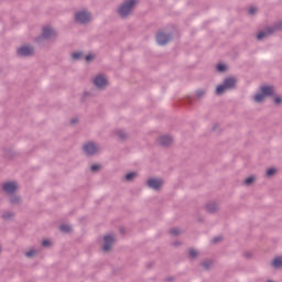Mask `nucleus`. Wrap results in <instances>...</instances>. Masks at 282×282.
I'll return each mask as SVG.
<instances>
[{
    "mask_svg": "<svg viewBox=\"0 0 282 282\" xmlns=\"http://www.w3.org/2000/svg\"><path fill=\"white\" fill-rule=\"evenodd\" d=\"M138 0H123L117 10V13L121 19H127V17H131V14H133V10H135V6H138Z\"/></svg>",
    "mask_w": 282,
    "mask_h": 282,
    "instance_id": "f257e3e1",
    "label": "nucleus"
},
{
    "mask_svg": "<svg viewBox=\"0 0 282 282\" xmlns=\"http://www.w3.org/2000/svg\"><path fill=\"white\" fill-rule=\"evenodd\" d=\"M265 98H274V86L262 85L259 87V93L253 96L254 102H263Z\"/></svg>",
    "mask_w": 282,
    "mask_h": 282,
    "instance_id": "f03ea898",
    "label": "nucleus"
},
{
    "mask_svg": "<svg viewBox=\"0 0 282 282\" xmlns=\"http://www.w3.org/2000/svg\"><path fill=\"white\" fill-rule=\"evenodd\" d=\"M231 89H237V77H226L223 84H219L216 87V96H221V94H225Z\"/></svg>",
    "mask_w": 282,
    "mask_h": 282,
    "instance_id": "7ed1b4c3",
    "label": "nucleus"
},
{
    "mask_svg": "<svg viewBox=\"0 0 282 282\" xmlns=\"http://www.w3.org/2000/svg\"><path fill=\"white\" fill-rule=\"evenodd\" d=\"M50 39H56V31L50 26H44L42 34L35 37V43H43V41H50Z\"/></svg>",
    "mask_w": 282,
    "mask_h": 282,
    "instance_id": "20e7f679",
    "label": "nucleus"
},
{
    "mask_svg": "<svg viewBox=\"0 0 282 282\" xmlns=\"http://www.w3.org/2000/svg\"><path fill=\"white\" fill-rule=\"evenodd\" d=\"M17 56H19V58H30V56H34V46H32V44H24L18 47Z\"/></svg>",
    "mask_w": 282,
    "mask_h": 282,
    "instance_id": "39448f33",
    "label": "nucleus"
},
{
    "mask_svg": "<svg viewBox=\"0 0 282 282\" xmlns=\"http://www.w3.org/2000/svg\"><path fill=\"white\" fill-rule=\"evenodd\" d=\"M91 22V13L89 11L83 10L78 11L75 14V23H80V25H87V23Z\"/></svg>",
    "mask_w": 282,
    "mask_h": 282,
    "instance_id": "423d86ee",
    "label": "nucleus"
},
{
    "mask_svg": "<svg viewBox=\"0 0 282 282\" xmlns=\"http://www.w3.org/2000/svg\"><path fill=\"white\" fill-rule=\"evenodd\" d=\"M155 41L158 45H166L167 43H171V41H173V33H164L162 31H159L155 35Z\"/></svg>",
    "mask_w": 282,
    "mask_h": 282,
    "instance_id": "0eeeda50",
    "label": "nucleus"
},
{
    "mask_svg": "<svg viewBox=\"0 0 282 282\" xmlns=\"http://www.w3.org/2000/svg\"><path fill=\"white\" fill-rule=\"evenodd\" d=\"M2 191L6 195H14L19 191V184L14 181L4 182L2 184Z\"/></svg>",
    "mask_w": 282,
    "mask_h": 282,
    "instance_id": "6e6552de",
    "label": "nucleus"
},
{
    "mask_svg": "<svg viewBox=\"0 0 282 282\" xmlns=\"http://www.w3.org/2000/svg\"><path fill=\"white\" fill-rule=\"evenodd\" d=\"M148 188L152 191H161L162 186H164V180L158 177H151L147 181Z\"/></svg>",
    "mask_w": 282,
    "mask_h": 282,
    "instance_id": "1a4fd4ad",
    "label": "nucleus"
},
{
    "mask_svg": "<svg viewBox=\"0 0 282 282\" xmlns=\"http://www.w3.org/2000/svg\"><path fill=\"white\" fill-rule=\"evenodd\" d=\"M113 243H116V238L112 234L104 236V246L101 250L104 252H110V250L113 248Z\"/></svg>",
    "mask_w": 282,
    "mask_h": 282,
    "instance_id": "9d476101",
    "label": "nucleus"
},
{
    "mask_svg": "<svg viewBox=\"0 0 282 282\" xmlns=\"http://www.w3.org/2000/svg\"><path fill=\"white\" fill-rule=\"evenodd\" d=\"M98 151H99L98 145H96V143L94 142H87L86 144H84V152L86 153V155L90 158L96 155Z\"/></svg>",
    "mask_w": 282,
    "mask_h": 282,
    "instance_id": "9b49d317",
    "label": "nucleus"
},
{
    "mask_svg": "<svg viewBox=\"0 0 282 282\" xmlns=\"http://www.w3.org/2000/svg\"><path fill=\"white\" fill-rule=\"evenodd\" d=\"M108 83L109 82L107 80V77H105L104 75H97L94 79V85L95 87H97V89H105Z\"/></svg>",
    "mask_w": 282,
    "mask_h": 282,
    "instance_id": "f8f14e48",
    "label": "nucleus"
},
{
    "mask_svg": "<svg viewBox=\"0 0 282 282\" xmlns=\"http://www.w3.org/2000/svg\"><path fill=\"white\" fill-rule=\"evenodd\" d=\"M9 204H11V206H21L23 199L21 198V195H18L17 193L9 194Z\"/></svg>",
    "mask_w": 282,
    "mask_h": 282,
    "instance_id": "ddd939ff",
    "label": "nucleus"
},
{
    "mask_svg": "<svg viewBox=\"0 0 282 282\" xmlns=\"http://www.w3.org/2000/svg\"><path fill=\"white\" fill-rule=\"evenodd\" d=\"M158 143L160 144V147H171V144H173V138L166 134L161 135L158 139Z\"/></svg>",
    "mask_w": 282,
    "mask_h": 282,
    "instance_id": "4468645a",
    "label": "nucleus"
},
{
    "mask_svg": "<svg viewBox=\"0 0 282 282\" xmlns=\"http://www.w3.org/2000/svg\"><path fill=\"white\" fill-rule=\"evenodd\" d=\"M270 34H274V29H271L268 26L264 31H260L257 34V41H263L267 36H270Z\"/></svg>",
    "mask_w": 282,
    "mask_h": 282,
    "instance_id": "2eb2a0df",
    "label": "nucleus"
},
{
    "mask_svg": "<svg viewBox=\"0 0 282 282\" xmlns=\"http://www.w3.org/2000/svg\"><path fill=\"white\" fill-rule=\"evenodd\" d=\"M205 210H207L209 215H215V213L219 210V207L215 203H207L205 205Z\"/></svg>",
    "mask_w": 282,
    "mask_h": 282,
    "instance_id": "dca6fc26",
    "label": "nucleus"
},
{
    "mask_svg": "<svg viewBox=\"0 0 282 282\" xmlns=\"http://www.w3.org/2000/svg\"><path fill=\"white\" fill-rule=\"evenodd\" d=\"M59 231L63 232L64 235H69L70 232H74V229L70 225L62 224L59 225Z\"/></svg>",
    "mask_w": 282,
    "mask_h": 282,
    "instance_id": "f3484780",
    "label": "nucleus"
},
{
    "mask_svg": "<svg viewBox=\"0 0 282 282\" xmlns=\"http://www.w3.org/2000/svg\"><path fill=\"white\" fill-rule=\"evenodd\" d=\"M116 135L118 137V139H119L121 142H124L126 140L129 139V134H127L124 130H117V131H116Z\"/></svg>",
    "mask_w": 282,
    "mask_h": 282,
    "instance_id": "a211bd4d",
    "label": "nucleus"
},
{
    "mask_svg": "<svg viewBox=\"0 0 282 282\" xmlns=\"http://www.w3.org/2000/svg\"><path fill=\"white\" fill-rule=\"evenodd\" d=\"M271 265L273 268H275V270H279V268H282V257L279 256V257H275L272 262H271Z\"/></svg>",
    "mask_w": 282,
    "mask_h": 282,
    "instance_id": "6ab92c4d",
    "label": "nucleus"
},
{
    "mask_svg": "<svg viewBox=\"0 0 282 282\" xmlns=\"http://www.w3.org/2000/svg\"><path fill=\"white\" fill-rule=\"evenodd\" d=\"M216 70L218 72V74H224V73L228 72V65L225 63H218L216 65Z\"/></svg>",
    "mask_w": 282,
    "mask_h": 282,
    "instance_id": "aec40b11",
    "label": "nucleus"
},
{
    "mask_svg": "<svg viewBox=\"0 0 282 282\" xmlns=\"http://www.w3.org/2000/svg\"><path fill=\"white\" fill-rule=\"evenodd\" d=\"M138 177V172H129L124 175L126 182H133Z\"/></svg>",
    "mask_w": 282,
    "mask_h": 282,
    "instance_id": "412c9836",
    "label": "nucleus"
},
{
    "mask_svg": "<svg viewBox=\"0 0 282 282\" xmlns=\"http://www.w3.org/2000/svg\"><path fill=\"white\" fill-rule=\"evenodd\" d=\"M200 267L206 271L210 270L213 268V260H204L200 262Z\"/></svg>",
    "mask_w": 282,
    "mask_h": 282,
    "instance_id": "4be33fe9",
    "label": "nucleus"
},
{
    "mask_svg": "<svg viewBox=\"0 0 282 282\" xmlns=\"http://www.w3.org/2000/svg\"><path fill=\"white\" fill-rule=\"evenodd\" d=\"M254 182H257V177L251 175L243 181V184L245 186H251V184H254Z\"/></svg>",
    "mask_w": 282,
    "mask_h": 282,
    "instance_id": "5701e85b",
    "label": "nucleus"
},
{
    "mask_svg": "<svg viewBox=\"0 0 282 282\" xmlns=\"http://www.w3.org/2000/svg\"><path fill=\"white\" fill-rule=\"evenodd\" d=\"M197 257H199V252L197 250H195L194 248H189V250H188V258L194 260Z\"/></svg>",
    "mask_w": 282,
    "mask_h": 282,
    "instance_id": "b1692460",
    "label": "nucleus"
},
{
    "mask_svg": "<svg viewBox=\"0 0 282 282\" xmlns=\"http://www.w3.org/2000/svg\"><path fill=\"white\" fill-rule=\"evenodd\" d=\"M196 98L199 100L200 98H204L206 96V89L198 88L195 93Z\"/></svg>",
    "mask_w": 282,
    "mask_h": 282,
    "instance_id": "393cba45",
    "label": "nucleus"
},
{
    "mask_svg": "<svg viewBox=\"0 0 282 282\" xmlns=\"http://www.w3.org/2000/svg\"><path fill=\"white\" fill-rule=\"evenodd\" d=\"M178 105H193V98L191 96L185 97L178 101Z\"/></svg>",
    "mask_w": 282,
    "mask_h": 282,
    "instance_id": "a878e982",
    "label": "nucleus"
},
{
    "mask_svg": "<svg viewBox=\"0 0 282 282\" xmlns=\"http://www.w3.org/2000/svg\"><path fill=\"white\" fill-rule=\"evenodd\" d=\"M267 177H274L276 175V167H270L265 172Z\"/></svg>",
    "mask_w": 282,
    "mask_h": 282,
    "instance_id": "bb28decb",
    "label": "nucleus"
},
{
    "mask_svg": "<svg viewBox=\"0 0 282 282\" xmlns=\"http://www.w3.org/2000/svg\"><path fill=\"white\" fill-rule=\"evenodd\" d=\"M12 217H14V213L12 212H4L2 214V219H4V221H9V219H12Z\"/></svg>",
    "mask_w": 282,
    "mask_h": 282,
    "instance_id": "cd10ccee",
    "label": "nucleus"
},
{
    "mask_svg": "<svg viewBox=\"0 0 282 282\" xmlns=\"http://www.w3.org/2000/svg\"><path fill=\"white\" fill-rule=\"evenodd\" d=\"M72 58L73 61H80V58H83V51L73 53Z\"/></svg>",
    "mask_w": 282,
    "mask_h": 282,
    "instance_id": "c85d7f7f",
    "label": "nucleus"
},
{
    "mask_svg": "<svg viewBox=\"0 0 282 282\" xmlns=\"http://www.w3.org/2000/svg\"><path fill=\"white\" fill-rule=\"evenodd\" d=\"M100 169H102V165H101V164H93V165L90 166L91 173H98V171H100Z\"/></svg>",
    "mask_w": 282,
    "mask_h": 282,
    "instance_id": "c756f323",
    "label": "nucleus"
},
{
    "mask_svg": "<svg viewBox=\"0 0 282 282\" xmlns=\"http://www.w3.org/2000/svg\"><path fill=\"white\" fill-rule=\"evenodd\" d=\"M270 28L273 30V32H276V31H279V30H282V21H280V22L273 24V26H270Z\"/></svg>",
    "mask_w": 282,
    "mask_h": 282,
    "instance_id": "7c9ffc66",
    "label": "nucleus"
},
{
    "mask_svg": "<svg viewBox=\"0 0 282 282\" xmlns=\"http://www.w3.org/2000/svg\"><path fill=\"white\" fill-rule=\"evenodd\" d=\"M96 58V55L93 53H89L85 56V61L86 63H91V61H94Z\"/></svg>",
    "mask_w": 282,
    "mask_h": 282,
    "instance_id": "2f4dec72",
    "label": "nucleus"
},
{
    "mask_svg": "<svg viewBox=\"0 0 282 282\" xmlns=\"http://www.w3.org/2000/svg\"><path fill=\"white\" fill-rule=\"evenodd\" d=\"M170 235H173L174 237H178V235H182V231L180 229L174 228L169 230Z\"/></svg>",
    "mask_w": 282,
    "mask_h": 282,
    "instance_id": "473e14b6",
    "label": "nucleus"
},
{
    "mask_svg": "<svg viewBox=\"0 0 282 282\" xmlns=\"http://www.w3.org/2000/svg\"><path fill=\"white\" fill-rule=\"evenodd\" d=\"M4 155L6 158H13L14 151H12L11 149H4Z\"/></svg>",
    "mask_w": 282,
    "mask_h": 282,
    "instance_id": "72a5a7b5",
    "label": "nucleus"
},
{
    "mask_svg": "<svg viewBox=\"0 0 282 282\" xmlns=\"http://www.w3.org/2000/svg\"><path fill=\"white\" fill-rule=\"evenodd\" d=\"M35 254H36V250L34 249H31L25 252V257H28V259H32V257H34Z\"/></svg>",
    "mask_w": 282,
    "mask_h": 282,
    "instance_id": "f704fd0d",
    "label": "nucleus"
},
{
    "mask_svg": "<svg viewBox=\"0 0 282 282\" xmlns=\"http://www.w3.org/2000/svg\"><path fill=\"white\" fill-rule=\"evenodd\" d=\"M42 246L43 248H50V246H52V240L50 239L42 240Z\"/></svg>",
    "mask_w": 282,
    "mask_h": 282,
    "instance_id": "c9c22d12",
    "label": "nucleus"
},
{
    "mask_svg": "<svg viewBox=\"0 0 282 282\" xmlns=\"http://www.w3.org/2000/svg\"><path fill=\"white\" fill-rule=\"evenodd\" d=\"M273 102L274 105H278V106L282 105V96H275L273 98Z\"/></svg>",
    "mask_w": 282,
    "mask_h": 282,
    "instance_id": "e433bc0d",
    "label": "nucleus"
},
{
    "mask_svg": "<svg viewBox=\"0 0 282 282\" xmlns=\"http://www.w3.org/2000/svg\"><path fill=\"white\" fill-rule=\"evenodd\" d=\"M219 241H224V237H221V236L215 237V238L212 240V243H219Z\"/></svg>",
    "mask_w": 282,
    "mask_h": 282,
    "instance_id": "4c0bfd02",
    "label": "nucleus"
},
{
    "mask_svg": "<svg viewBox=\"0 0 282 282\" xmlns=\"http://www.w3.org/2000/svg\"><path fill=\"white\" fill-rule=\"evenodd\" d=\"M259 9H257V8H254V7H251L250 9H249V14H252V15H254V14H257V11H258Z\"/></svg>",
    "mask_w": 282,
    "mask_h": 282,
    "instance_id": "58836bf2",
    "label": "nucleus"
},
{
    "mask_svg": "<svg viewBox=\"0 0 282 282\" xmlns=\"http://www.w3.org/2000/svg\"><path fill=\"white\" fill-rule=\"evenodd\" d=\"M243 258L245 259H252V253L251 252H245Z\"/></svg>",
    "mask_w": 282,
    "mask_h": 282,
    "instance_id": "ea45409f",
    "label": "nucleus"
},
{
    "mask_svg": "<svg viewBox=\"0 0 282 282\" xmlns=\"http://www.w3.org/2000/svg\"><path fill=\"white\" fill-rule=\"evenodd\" d=\"M87 96H90V94L88 91H84V95L82 97V100H85V98H87Z\"/></svg>",
    "mask_w": 282,
    "mask_h": 282,
    "instance_id": "a19ab883",
    "label": "nucleus"
},
{
    "mask_svg": "<svg viewBox=\"0 0 282 282\" xmlns=\"http://www.w3.org/2000/svg\"><path fill=\"white\" fill-rule=\"evenodd\" d=\"M76 122H78L77 118H74V119L70 120V124H76Z\"/></svg>",
    "mask_w": 282,
    "mask_h": 282,
    "instance_id": "79ce46f5",
    "label": "nucleus"
},
{
    "mask_svg": "<svg viewBox=\"0 0 282 282\" xmlns=\"http://www.w3.org/2000/svg\"><path fill=\"white\" fill-rule=\"evenodd\" d=\"M173 246H175V247L182 246V242H181V241H175V242L173 243Z\"/></svg>",
    "mask_w": 282,
    "mask_h": 282,
    "instance_id": "37998d69",
    "label": "nucleus"
},
{
    "mask_svg": "<svg viewBox=\"0 0 282 282\" xmlns=\"http://www.w3.org/2000/svg\"><path fill=\"white\" fill-rule=\"evenodd\" d=\"M166 281H167V282H173V281H175V278H173V276L167 278Z\"/></svg>",
    "mask_w": 282,
    "mask_h": 282,
    "instance_id": "c03bdc74",
    "label": "nucleus"
},
{
    "mask_svg": "<svg viewBox=\"0 0 282 282\" xmlns=\"http://www.w3.org/2000/svg\"><path fill=\"white\" fill-rule=\"evenodd\" d=\"M217 127H219V124H214L213 128H212V131H216Z\"/></svg>",
    "mask_w": 282,
    "mask_h": 282,
    "instance_id": "a18cd8bd",
    "label": "nucleus"
},
{
    "mask_svg": "<svg viewBox=\"0 0 282 282\" xmlns=\"http://www.w3.org/2000/svg\"><path fill=\"white\" fill-rule=\"evenodd\" d=\"M197 221H198L199 224H202V223L204 221V218H203V217H198V218H197Z\"/></svg>",
    "mask_w": 282,
    "mask_h": 282,
    "instance_id": "49530a36",
    "label": "nucleus"
},
{
    "mask_svg": "<svg viewBox=\"0 0 282 282\" xmlns=\"http://www.w3.org/2000/svg\"><path fill=\"white\" fill-rule=\"evenodd\" d=\"M153 265V262H150L147 264V268H151Z\"/></svg>",
    "mask_w": 282,
    "mask_h": 282,
    "instance_id": "de8ad7c7",
    "label": "nucleus"
},
{
    "mask_svg": "<svg viewBox=\"0 0 282 282\" xmlns=\"http://www.w3.org/2000/svg\"><path fill=\"white\" fill-rule=\"evenodd\" d=\"M85 218H79V221H84Z\"/></svg>",
    "mask_w": 282,
    "mask_h": 282,
    "instance_id": "09e8293b",
    "label": "nucleus"
},
{
    "mask_svg": "<svg viewBox=\"0 0 282 282\" xmlns=\"http://www.w3.org/2000/svg\"><path fill=\"white\" fill-rule=\"evenodd\" d=\"M1 251H2V249H1V246H0V254H1Z\"/></svg>",
    "mask_w": 282,
    "mask_h": 282,
    "instance_id": "8fccbe9b",
    "label": "nucleus"
}]
</instances>
